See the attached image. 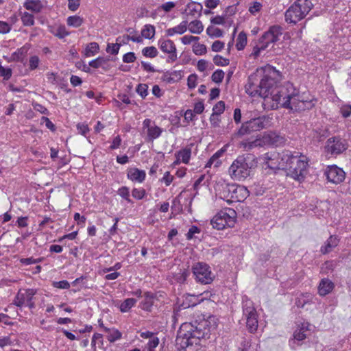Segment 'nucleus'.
I'll use <instances>...</instances> for the list:
<instances>
[{
  "instance_id": "1",
  "label": "nucleus",
  "mask_w": 351,
  "mask_h": 351,
  "mask_svg": "<svg viewBox=\"0 0 351 351\" xmlns=\"http://www.w3.org/2000/svg\"><path fill=\"white\" fill-rule=\"evenodd\" d=\"M282 79L281 73L274 66L266 65L257 69L248 77L245 86V92L251 97H263L272 101L270 106L277 109L282 106L295 111L311 109L314 103L309 95L299 91L289 82L283 86L278 84Z\"/></svg>"
},
{
  "instance_id": "2",
  "label": "nucleus",
  "mask_w": 351,
  "mask_h": 351,
  "mask_svg": "<svg viewBox=\"0 0 351 351\" xmlns=\"http://www.w3.org/2000/svg\"><path fill=\"white\" fill-rule=\"evenodd\" d=\"M210 328L208 321L201 322L183 323L178 332L176 340V346L180 350L194 351L195 347L199 344L202 339H208L210 335Z\"/></svg>"
},
{
  "instance_id": "3",
  "label": "nucleus",
  "mask_w": 351,
  "mask_h": 351,
  "mask_svg": "<svg viewBox=\"0 0 351 351\" xmlns=\"http://www.w3.org/2000/svg\"><path fill=\"white\" fill-rule=\"evenodd\" d=\"M283 160L287 161V174L294 180L302 181L307 173L308 160L306 156L291 151H285Z\"/></svg>"
},
{
  "instance_id": "4",
  "label": "nucleus",
  "mask_w": 351,
  "mask_h": 351,
  "mask_svg": "<svg viewBox=\"0 0 351 351\" xmlns=\"http://www.w3.org/2000/svg\"><path fill=\"white\" fill-rule=\"evenodd\" d=\"M256 159L254 155L239 156L228 169L230 178L237 181H242L250 176L251 170L256 167Z\"/></svg>"
},
{
  "instance_id": "5",
  "label": "nucleus",
  "mask_w": 351,
  "mask_h": 351,
  "mask_svg": "<svg viewBox=\"0 0 351 351\" xmlns=\"http://www.w3.org/2000/svg\"><path fill=\"white\" fill-rule=\"evenodd\" d=\"M309 0H298L285 12V21L295 24L303 19L313 8Z\"/></svg>"
},
{
  "instance_id": "6",
  "label": "nucleus",
  "mask_w": 351,
  "mask_h": 351,
  "mask_svg": "<svg viewBox=\"0 0 351 351\" xmlns=\"http://www.w3.org/2000/svg\"><path fill=\"white\" fill-rule=\"evenodd\" d=\"M282 34V28L280 26L271 27L263 34L259 39L258 44L254 47L252 55L254 57L258 56L261 51L266 49L270 44L277 42Z\"/></svg>"
},
{
  "instance_id": "7",
  "label": "nucleus",
  "mask_w": 351,
  "mask_h": 351,
  "mask_svg": "<svg viewBox=\"0 0 351 351\" xmlns=\"http://www.w3.org/2000/svg\"><path fill=\"white\" fill-rule=\"evenodd\" d=\"M237 213L234 209L227 208L219 211L210 221L214 228L223 230L234 226Z\"/></svg>"
},
{
  "instance_id": "8",
  "label": "nucleus",
  "mask_w": 351,
  "mask_h": 351,
  "mask_svg": "<svg viewBox=\"0 0 351 351\" xmlns=\"http://www.w3.org/2000/svg\"><path fill=\"white\" fill-rule=\"evenodd\" d=\"M271 125V119L268 116L263 115L252 118L242 124L238 130V135L243 136L253 132L260 131Z\"/></svg>"
},
{
  "instance_id": "9",
  "label": "nucleus",
  "mask_w": 351,
  "mask_h": 351,
  "mask_svg": "<svg viewBox=\"0 0 351 351\" xmlns=\"http://www.w3.org/2000/svg\"><path fill=\"white\" fill-rule=\"evenodd\" d=\"M242 308L246 326L250 332H254L258 328V315L253 302L244 296L242 299Z\"/></svg>"
},
{
  "instance_id": "10",
  "label": "nucleus",
  "mask_w": 351,
  "mask_h": 351,
  "mask_svg": "<svg viewBox=\"0 0 351 351\" xmlns=\"http://www.w3.org/2000/svg\"><path fill=\"white\" fill-rule=\"evenodd\" d=\"M223 188L222 193H220L221 197L226 198L229 197V193H231L230 197L237 202H243L249 196V191L244 186L223 184L221 186Z\"/></svg>"
},
{
  "instance_id": "11",
  "label": "nucleus",
  "mask_w": 351,
  "mask_h": 351,
  "mask_svg": "<svg viewBox=\"0 0 351 351\" xmlns=\"http://www.w3.org/2000/svg\"><path fill=\"white\" fill-rule=\"evenodd\" d=\"M192 271L196 281L201 284H210L213 280L214 276L210 267L205 263H196L193 265Z\"/></svg>"
},
{
  "instance_id": "12",
  "label": "nucleus",
  "mask_w": 351,
  "mask_h": 351,
  "mask_svg": "<svg viewBox=\"0 0 351 351\" xmlns=\"http://www.w3.org/2000/svg\"><path fill=\"white\" fill-rule=\"evenodd\" d=\"M348 148V143L346 139L340 136L329 138L325 146L326 151L332 155H338L343 153Z\"/></svg>"
},
{
  "instance_id": "13",
  "label": "nucleus",
  "mask_w": 351,
  "mask_h": 351,
  "mask_svg": "<svg viewBox=\"0 0 351 351\" xmlns=\"http://www.w3.org/2000/svg\"><path fill=\"white\" fill-rule=\"evenodd\" d=\"M143 132L145 134V141L153 142L158 138L162 132V129L156 125V123L150 119H145L143 122Z\"/></svg>"
},
{
  "instance_id": "14",
  "label": "nucleus",
  "mask_w": 351,
  "mask_h": 351,
  "mask_svg": "<svg viewBox=\"0 0 351 351\" xmlns=\"http://www.w3.org/2000/svg\"><path fill=\"white\" fill-rule=\"evenodd\" d=\"M36 292V290L32 289H20L14 300V304L19 307L28 306L29 308H33L34 304L32 299Z\"/></svg>"
},
{
  "instance_id": "15",
  "label": "nucleus",
  "mask_w": 351,
  "mask_h": 351,
  "mask_svg": "<svg viewBox=\"0 0 351 351\" xmlns=\"http://www.w3.org/2000/svg\"><path fill=\"white\" fill-rule=\"evenodd\" d=\"M158 45L163 53L168 54L167 62L172 63L177 60V49L173 41L161 38L158 40Z\"/></svg>"
},
{
  "instance_id": "16",
  "label": "nucleus",
  "mask_w": 351,
  "mask_h": 351,
  "mask_svg": "<svg viewBox=\"0 0 351 351\" xmlns=\"http://www.w3.org/2000/svg\"><path fill=\"white\" fill-rule=\"evenodd\" d=\"M325 175L328 182L336 184L342 182L346 176L344 171L335 165L328 167Z\"/></svg>"
},
{
  "instance_id": "17",
  "label": "nucleus",
  "mask_w": 351,
  "mask_h": 351,
  "mask_svg": "<svg viewBox=\"0 0 351 351\" xmlns=\"http://www.w3.org/2000/svg\"><path fill=\"white\" fill-rule=\"evenodd\" d=\"M310 326L311 325L308 322H302L298 326L293 335V339L289 341L292 349H295L294 344L296 341H301L307 337L310 331Z\"/></svg>"
},
{
  "instance_id": "18",
  "label": "nucleus",
  "mask_w": 351,
  "mask_h": 351,
  "mask_svg": "<svg viewBox=\"0 0 351 351\" xmlns=\"http://www.w3.org/2000/svg\"><path fill=\"white\" fill-rule=\"evenodd\" d=\"M128 178L133 182L141 183L145 179V171L138 168H130L128 170Z\"/></svg>"
},
{
  "instance_id": "19",
  "label": "nucleus",
  "mask_w": 351,
  "mask_h": 351,
  "mask_svg": "<svg viewBox=\"0 0 351 351\" xmlns=\"http://www.w3.org/2000/svg\"><path fill=\"white\" fill-rule=\"evenodd\" d=\"M198 303H199V300L197 296L194 295H184L182 302L178 306L177 311H180L182 309L193 307Z\"/></svg>"
},
{
  "instance_id": "20",
  "label": "nucleus",
  "mask_w": 351,
  "mask_h": 351,
  "mask_svg": "<svg viewBox=\"0 0 351 351\" xmlns=\"http://www.w3.org/2000/svg\"><path fill=\"white\" fill-rule=\"evenodd\" d=\"M334 283L328 278L322 279L318 286V293L321 296H325L330 293L334 289Z\"/></svg>"
},
{
  "instance_id": "21",
  "label": "nucleus",
  "mask_w": 351,
  "mask_h": 351,
  "mask_svg": "<svg viewBox=\"0 0 351 351\" xmlns=\"http://www.w3.org/2000/svg\"><path fill=\"white\" fill-rule=\"evenodd\" d=\"M285 156V152L282 153L281 155L278 154V156H276V160H270L267 162V167L265 168H269L271 169H285L287 165V161L283 160Z\"/></svg>"
},
{
  "instance_id": "22",
  "label": "nucleus",
  "mask_w": 351,
  "mask_h": 351,
  "mask_svg": "<svg viewBox=\"0 0 351 351\" xmlns=\"http://www.w3.org/2000/svg\"><path fill=\"white\" fill-rule=\"evenodd\" d=\"M339 243V239L337 237L330 236L324 244L321 247L320 252L323 254L330 252Z\"/></svg>"
},
{
  "instance_id": "23",
  "label": "nucleus",
  "mask_w": 351,
  "mask_h": 351,
  "mask_svg": "<svg viewBox=\"0 0 351 351\" xmlns=\"http://www.w3.org/2000/svg\"><path fill=\"white\" fill-rule=\"evenodd\" d=\"M49 31L55 36L62 39L69 34L64 25H54L48 26Z\"/></svg>"
},
{
  "instance_id": "24",
  "label": "nucleus",
  "mask_w": 351,
  "mask_h": 351,
  "mask_svg": "<svg viewBox=\"0 0 351 351\" xmlns=\"http://www.w3.org/2000/svg\"><path fill=\"white\" fill-rule=\"evenodd\" d=\"M188 21H183L178 25L169 28L166 30V34L167 36H172L175 34H182L187 30Z\"/></svg>"
},
{
  "instance_id": "25",
  "label": "nucleus",
  "mask_w": 351,
  "mask_h": 351,
  "mask_svg": "<svg viewBox=\"0 0 351 351\" xmlns=\"http://www.w3.org/2000/svg\"><path fill=\"white\" fill-rule=\"evenodd\" d=\"M202 10V5L199 3L191 1L186 5L187 15L195 16L196 14H198V15L200 16Z\"/></svg>"
},
{
  "instance_id": "26",
  "label": "nucleus",
  "mask_w": 351,
  "mask_h": 351,
  "mask_svg": "<svg viewBox=\"0 0 351 351\" xmlns=\"http://www.w3.org/2000/svg\"><path fill=\"white\" fill-rule=\"evenodd\" d=\"M24 7L34 12H39L42 8V3L39 0H26L24 3Z\"/></svg>"
},
{
  "instance_id": "27",
  "label": "nucleus",
  "mask_w": 351,
  "mask_h": 351,
  "mask_svg": "<svg viewBox=\"0 0 351 351\" xmlns=\"http://www.w3.org/2000/svg\"><path fill=\"white\" fill-rule=\"evenodd\" d=\"M28 48L25 46L18 49L11 56V60L16 62H23L27 56Z\"/></svg>"
},
{
  "instance_id": "28",
  "label": "nucleus",
  "mask_w": 351,
  "mask_h": 351,
  "mask_svg": "<svg viewBox=\"0 0 351 351\" xmlns=\"http://www.w3.org/2000/svg\"><path fill=\"white\" fill-rule=\"evenodd\" d=\"M223 152L224 150L223 149H221L220 150L215 153L207 162L206 167H210L213 165H214L215 167H218L221 164L219 158L222 156Z\"/></svg>"
},
{
  "instance_id": "29",
  "label": "nucleus",
  "mask_w": 351,
  "mask_h": 351,
  "mask_svg": "<svg viewBox=\"0 0 351 351\" xmlns=\"http://www.w3.org/2000/svg\"><path fill=\"white\" fill-rule=\"evenodd\" d=\"M154 304L153 295L149 292L145 293L144 299L141 303V308L147 311H150Z\"/></svg>"
},
{
  "instance_id": "30",
  "label": "nucleus",
  "mask_w": 351,
  "mask_h": 351,
  "mask_svg": "<svg viewBox=\"0 0 351 351\" xmlns=\"http://www.w3.org/2000/svg\"><path fill=\"white\" fill-rule=\"evenodd\" d=\"M189 30L191 33L199 34L204 29L202 23L199 20H194L188 24Z\"/></svg>"
},
{
  "instance_id": "31",
  "label": "nucleus",
  "mask_w": 351,
  "mask_h": 351,
  "mask_svg": "<svg viewBox=\"0 0 351 351\" xmlns=\"http://www.w3.org/2000/svg\"><path fill=\"white\" fill-rule=\"evenodd\" d=\"M104 331L108 332L107 339L110 342H114L121 338L122 334L117 329H110L108 328H104Z\"/></svg>"
},
{
  "instance_id": "32",
  "label": "nucleus",
  "mask_w": 351,
  "mask_h": 351,
  "mask_svg": "<svg viewBox=\"0 0 351 351\" xmlns=\"http://www.w3.org/2000/svg\"><path fill=\"white\" fill-rule=\"evenodd\" d=\"M191 150L189 148H184L176 154L177 160H182V162L187 164L190 160Z\"/></svg>"
},
{
  "instance_id": "33",
  "label": "nucleus",
  "mask_w": 351,
  "mask_h": 351,
  "mask_svg": "<svg viewBox=\"0 0 351 351\" xmlns=\"http://www.w3.org/2000/svg\"><path fill=\"white\" fill-rule=\"evenodd\" d=\"M136 302V300L134 298L125 299L119 306L121 312H128L132 308V307L135 305Z\"/></svg>"
},
{
  "instance_id": "34",
  "label": "nucleus",
  "mask_w": 351,
  "mask_h": 351,
  "mask_svg": "<svg viewBox=\"0 0 351 351\" xmlns=\"http://www.w3.org/2000/svg\"><path fill=\"white\" fill-rule=\"evenodd\" d=\"M141 35L145 38H153L155 35V27L152 25H145L141 31Z\"/></svg>"
},
{
  "instance_id": "35",
  "label": "nucleus",
  "mask_w": 351,
  "mask_h": 351,
  "mask_svg": "<svg viewBox=\"0 0 351 351\" xmlns=\"http://www.w3.org/2000/svg\"><path fill=\"white\" fill-rule=\"evenodd\" d=\"M83 22V18L77 15L69 16L66 19L67 25L73 27H79L82 25Z\"/></svg>"
},
{
  "instance_id": "36",
  "label": "nucleus",
  "mask_w": 351,
  "mask_h": 351,
  "mask_svg": "<svg viewBox=\"0 0 351 351\" xmlns=\"http://www.w3.org/2000/svg\"><path fill=\"white\" fill-rule=\"evenodd\" d=\"M99 50V45L93 42L90 43L86 48L85 50V56L86 57H90L92 56H94L95 54L97 53Z\"/></svg>"
},
{
  "instance_id": "37",
  "label": "nucleus",
  "mask_w": 351,
  "mask_h": 351,
  "mask_svg": "<svg viewBox=\"0 0 351 351\" xmlns=\"http://www.w3.org/2000/svg\"><path fill=\"white\" fill-rule=\"evenodd\" d=\"M247 44V35L243 32H241L239 34L236 47L238 50H242L244 49Z\"/></svg>"
},
{
  "instance_id": "38",
  "label": "nucleus",
  "mask_w": 351,
  "mask_h": 351,
  "mask_svg": "<svg viewBox=\"0 0 351 351\" xmlns=\"http://www.w3.org/2000/svg\"><path fill=\"white\" fill-rule=\"evenodd\" d=\"M142 53L147 58H154L158 56V51L155 47L151 46L143 48Z\"/></svg>"
},
{
  "instance_id": "39",
  "label": "nucleus",
  "mask_w": 351,
  "mask_h": 351,
  "mask_svg": "<svg viewBox=\"0 0 351 351\" xmlns=\"http://www.w3.org/2000/svg\"><path fill=\"white\" fill-rule=\"evenodd\" d=\"M21 21L25 26H31L34 25V19L32 14L25 12L21 14Z\"/></svg>"
},
{
  "instance_id": "40",
  "label": "nucleus",
  "mask_w": 351,
  "mask_h": 351,
  "mask_svg": "<svg viewBox=\"0 0 351 351\" xmlns=\"http://www.w3.org/2000/svg\"><path fill=\"white\" fill-rule=\"evenodd\" d=\"M206 32L211 37L219 38L223 36V31L218 27L210 26L207 28Z\"/></svg>"
},
{
  "instance_id": "41",
  "label": "nucleus",
  "mask_w": 351,
  "mask_h": 351,
  "mask_svg": "<svg viewBox=\"0 0 351 351\" xmlns=\"http://www.w3.org/2000/svg\"><path fill=\"white\" fill-rule=\"evenodd\" d=\"M193 51L195 55L202 56L206 53V47L203 44L195 43L193 45Z\"/></svg>"
},
{
  "instance_id": "42",
  "label": "nucleus",
  "mask_w": 351,
  "mask_h": 351,
  "mask_svg": "<svg viewBox=\"0 0 351 351\" xmlns=\"http://www.w3.org/2000/svg\"><path fill=\"white\" fill-rule=\"evenodd\" d=\"M117 193L121 197L125 199L128 203H132L131 199L130 198L129 189L127 186H122L119 189Z\"/></svg>"
},
{
  "instance_id": "43",
  "label": "nucleus",
  "mask_w": 351,
  "mask_h": 351,
  "mask_svg": "<svg viewBox=\"0 0 351 351\" xmlns=\"http://www.w3.org/2000/svg\"><path fill=\"white\" fill-rule=\"evenodd\" d=\"M223 77L224 72L221 69L215 71L211 76L212 81L217 84L221 83Z\"/></svg>"
},
{
  "instance_id": "44",
  "label": "nucleus",
  "mask_w": 351,
  "mask_h": 351,
  "mask_svg": "<svg viewBox=\"0 0 351 351\" xmlns=\"http://www.w3.org/2000/svg\"><path fill=\"white\" fill-rule=\"evenodd\" d=\"M225 110V103L223 101H218L213 108V114L220 115Z\"/></svg>"
},
{
  "instance_id": "45",
  "label": "nucleus",
  "mask_w": 351,
  "mask_h": 351,
  "mask_svg": "<svg viewBox=\"0 0 351 351\" xmlns=\"http://www.w3.org/2000/svg\"><path fill=\"white\" fill-rule=\"evenodd\" d=\"M214 63L217 66H226L229 64V60L227 58H224L222 56L217 55L213 58Z\"/></svg>"
},
{
  "instance_id": "46",
  "label": "nucleus",
  "mask_w": 351,
  "mask_h": 351,
  "mask_svg": "<svg viewBox=\"0 0 351 351\" xmlns=\"http://www.w3.org/2000/svg\"><path fill=\"white\" fill-rule=\"evenodd\" d=\"M197 75L191 74L187 78V86L189 89H193L197 86Z\"/></svg>"
},
{
  "instance_id": "47",
  "label": "nucleus",
  "mask_w": 351,
  "mask_h": 351,
  "mask_svg": "<svg viewBox=\"0 0 351 351\" xmlns=\"http://www.w3.org/2000/svg\"><path fill=\"white\" fill-rule=\"evenodd\" d=\"M276 156H278V153H266L262 157L261 159L263 160L264 166L267 167V162L270 160H276Z\"/></svg>"
},
{
  "instance_id": "48",
  "label": "nucleus",
  "mask_w": 351,
  "mask_h": 351,
  "mask_svg": "<svg viewBox=\"0 0 351 351\" xmlns=\"http://www.w3.org/2000/svg\"><path fill=\"white\" fill-rule=\"evenodd\" d=\"M146 194L145 190L143 189H134L132 191V195L137 199H142Z\"/></svg>"
},
{
  "instance_id": "49",
  "label": "nucleus",
  "mask_w": 351,
  "mask_h": 351,
  "mask_svg": "<svg viewBox=\"0 0 351 351\" xmlns=\"http://www.w3.org/2000/svg\"><path fill=\"white\" fill-rule=\"evenodd\" d=\"M147 85L140 84L136 88V92L142 98H145L147 95Z\"/></svg>"
},
{
  "instance_id": "50",
  "label": "nucleus",
  "mask_w": 351,
  "mask_h": 351,
  "mask_svg": "<svg viewBox=\"0 0 351 351\" xmlns=\"http://www.w3.org/2000/svg\"><path fill=\"white\" fill-rule=\"evenodd\" d=\"M121 45L119 43L108 44L106 51L111 54L116 55L119 53Z\"/></svg>"
},
{
  "instance_id": "51",
  "label": "nucleus",
  "mask_w": 351,
  "mask_h": 351,
  "mask_svg": "<svg viewBox=\"0 0 351 351\" xmlns=\"http://www.w3.org/2000/svg\"><path fill=\"white\" fill-rule=\"evenodd\" d=\"M12 69L10 68H4L3 66L0 69V75L3 77L4 80H9L12 76Z\"/></svg>"
},
{
  "instance_id": "52",
  "label": "nucleus",
  "mask_w": 351,
  "mask_h": 351,
  "mask_svg": "<svg viewBox=\"0 0 351 351\" xmlns=\"http://www.w3.org/2000/svg\"><path fill=\"white\" fill-rule=\"evenodd\" d=\"M80 5V0H68V8L73 12L76 11Z\"/></svg>"
},
{
  "instance_id": "53",
  "label": "nucleus",
  "mask_w": 351,
  "mask_h": 351,
  "mask_svg": "<svg viewBox=\"0 0 351 351\" xmlns=\"http://www.w3.org/2000/svg\"><path fill=\"white\" fill-rule=\"evenodd\" d=\"M340 112L344 118L349 117L351 115V105H343L340 109Z\"/></svg>"
},
{
  "instance_id": "54",
  "label": "nucleus",
  "mask_w": 351,
  "mask_h": 351,
  "mask_svg": "<svg viewBox=\"0 0 351 351\" xmlns=\"http://www.w3.org/2000/svg\"><path fill=\"white\" fill-rule=\"evenodd\" d=\"M225 14L222 16H216L210 19V23L214 25H223L225 23Z\"/></svg>"
},
{
  "instance_id": "55",
  "label": "nucleus",
  "mask_w": 351,
  "mask_h": 351,
  "mask_svg": "<svg viewBox=\"0 0 351 351\" xmlns=\"http://www.w3.org/2000/svg\"><path fill=\"white\" fill-rule=\"evenodd\" d=\"M77 130L79 134L82 135L86 136V134L89 132V128L88 125L84 123H78L77 125Z\"/></svg>"
},
{
  "instance_id": "56",
  "label": "nucleus",
  "mask_w": 351,
  "mask_h": 351,
  "mask_svg": "<svg viewBox=\"0 0 351 351\" xmlns=\"http://www.w3.org/2000/svg\"><path fill=\"white\" fill-rule=\"evenodd\" d=\"M11 30V25L7 22L0 21V33L5 34L10 32Z\"/></svg>"
},
{
  "instance_id": "57",
  "label": "nucleus",
  "mask_w": 351,
  "mask_h": 351,
  "mask_svg": "<svg viewBox=\"0 0 351 351\" xmlns=\"http://www.w3.org/2000/svg\"><path fill=\"white\" fill-rule=\"evenodd\" d=\"M136 60V56L134 53L128 52L125 53L123 57V61L125 63H132L134 62Z\"/></svg>"
},
{
  "instance_id": "58",
  "label": "nucleus",
  "mask_w": 351,
  "mask_h": 351,
  "mask_svg": "<svg viewBox=\"0 0 351 351\" xmlns=\"http://www.w3.org/2000/svg\"><path fill=\"white\" fill-rule=\"evenodd\" d=\"M198 40H199V37L189 36V35H186L181 38L182 43L184 45H189L193 41H197Z\"/></svg>"
},
{
  "instance_id": "59",
  "label": "nucleus",
  "mask_w": 351,
  "mask_h": 351,
  "mask_svg": "<svg viewBox=\"0 0 351 351\" xmlns=\"http://www.w3.org/2000/svg\"><path fill=\"white\" fill-rule=\"evenodd\" d=\"M39 64V58L36 56H32L29 59V69L31 70L36 69Z\"/></svg>"
},
{
  "instance_id": "60",
  "label": "nucleus",
  "mask_w": 351,
  "mask_h": 351,
  "mask_svg": "<svg viewBox=\"0 0 351 351\" xmlns=\"http://www.w3.org/2000/svg\"><path fill=\"white\" fill-rule=\"evenodd\" d=\"M200 232L199 229L195 226H192L189 230V232H187L186 234V239L188 240H191L193 238V236L195 233H199Z\"/></svg>"
},
{
  "instance_id": "61",
  "label": "nucleus",
  "mask_w": 351,
  "mask_h": 351,
  "mask_svg": "<svg viewBox=\"0 0 351 351\" xmlns=\"http://www.w3.org/2000/svg\"><path fill=\"white\" fill-rule=\"evenodd\" d=\"M53 285L54 287L59 289H69L70 287V285L66 280H62L59 282H53Z\"/></svg>"
},
{
  "instance_id": "62",
  "label": "nucleus",
  "mask_w": 351,
  "mask_h": 351,
  "mask_svg": "<svg viewBox=\"0 0 351 351\" xmlns=\"http://www.w3.org/2000/svg\"><path fill=\"white\" fill-rule=\"evenodd\" d=\"M219 0H205V6L209 9H214L219 4Z\"/></svg>"
},
{
  "instance_id": "63",
  "label": "nucleus",
  "mask_w": 351,
  "mask_h": 351,
  "mask_svg": "<svg viewBox=\"0 0 351 351\" xmlns=\"http://www.w3.org/2000/svg\"><path fill=\"white\" fill-rule=\"evenodd\" d=\"M224 47V43L220 40H215L212 45V50L215 52L220 51Z\"/></svg>"
},
{
  "instance_id": "64",
  "label": "nucleus",
  "mask_w": 351,
  "mask_h": 351,
  "mask_svg": "<svg viewBox=\"0 0 351 351\" xmlns=\"http://www.w3.org/2000/svg\"><path fill=\"white\" fill-rule=\"evenodd\" d=\"M269 137L272 140V143L276 146L284 142V138L276 134H272Z\"/></svg>"
}]
</instances>
